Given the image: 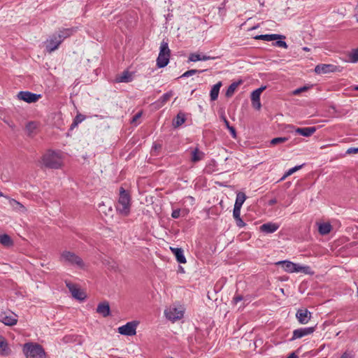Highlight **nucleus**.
Wrapping results in <instances>:
<instances>
[{
  "instance_id": "f257e3e1",
  "label": "nucleus",
  "mask_w": 358,
  "mask_h": 358,
  "mask_svg": "<svg viewBox=\"0 0 358 358\" xmlns=\"http://www.w3.org/2000/svg\"><path fill=\"white\" fill-rule=\"evenodd\" d=\"M63 155L61 151L48 150L41 159V165L48 169H59L64 165Z\"/></svg>"
},
{
  "instance_id": "f03ea898",
  "label": "nucleus",
  "mask_w": 358,
  "mask_h": 358,
  "mask_svg": "<svg viewBox=\"0 0 358 358\" xmlns=\"http://www.w3.org/2000/svg\"><path fill=\"white\" fill-rule=\"evenodd\" d=\"M116 209L123 216H127L130 213L131 196L122 187L120 188V196L116 205Z\"/></svg>"
},
{
  "instance_id": "7ed1b4c3",
  "label": "nucleus",
  "mask_w": 358,
  "mask_h": 358,
  "mask_svg": "<svg viewBox=\"0 0 358 358\" xmlns=\"http://www.w3.org/2000/svg\"><path fill=\"white\" fill-rule=\"evenodd\" d=\"M276 264L281 265L284 271L287 273L301 272L305 274H313V271L309 266H301L288 260L278 262Z\"/></svg>"
},
{
  "instance_id": "20e7f679",
  "label": "nucleus",
  "mask_w": 358,
  "mask_h": 358,
  "mask_svg": "<svg viewBox=\"0 0 358 358\" xmlns=\"http://www.w3.org/2000/svg\"><path fill=\"white\" fill-rule=\"evenodd\" d=\"M60 261L64 264L76 266L79 268H85V264L82 258L70 251H63L61 254Z\"/></svg>"
},
{
  "instance_id": "39448f33",
  "label": "nucleus",
  "mask_w": 358,
  "mask_h": 358,
  "mask_svg": "<svg viewBox=\"0 0 358 358\" xmlns=\"http://www.w3.org/2000/svg\"><path fill=\"white\" fill-rule=\"evenodd\" d=\"M23 352L27 358H45V353L43 348L38 344L26 343L23 347Z\"/></svg>"
},
{
  "instance_id": "423d86ee",
  "label": "nucleus",
  "mask_w": 358,
  "mask_h": 358,
  "mask_svg": "<svg viewBox=\"0 0 358 358\" xmlns=\"http://www.w3.org/2000/svg\"><path fill=\"white\" fill-rule=\"evenodd\" d=\"M171 51L168 45V43L163 41L161 43L160 51L157 59L158 67L163 68L166 66L169 62Z\"/></svg>"
},
{
  "instance_id": "0eeeda50",
  "label": "nucleus",
  "mask_w": 358,
  "mask_h": 358,
  "mask_svg": "<svg viewBox=\"0 0 358 358\" xmlns=\"http://www.w3.org/2000/svg\"><path fill=\"white\" fill-rule=\"evenodd\" d=\"M138 322L132 321L118 327V333L124 336H134L136 334V328Z\"/></svg>"
},
{
  "instance_id": "6e6552de",
  "label": "nucleus",
  "mask_w": 358,
  "mask_h": 358,
  "mask_svg": "<svg viewBox=\"0 0 358 358\" xmlns=\"http://www.w3.org/2000/svg\"><path fill=\"white\" fill-rule=\"evenodd\" d=\"M183 310L182 308L175 306L170 307L164 311L166 317L173 322L181 319L183 317Z\"/></svg>"
},
{
  "instance_id": "1a4fd4ad",
  "label": "nucleus",
  "mask_w": 358,
  "mask_h": 358,
  "mask_svg": "<svg viewBox=\"0 0 358 358\" xmlns=\"http://www.w3.org/2000/svg\"><path fill=\"white\" fill-rule=\"evenodd\" d=\"M61 43V37L57 34H54L46 41L45 48L48 52H52L57 50Z\"/></svg>"
},
{
  "instance_id": "9d476101",
  "label": "nucleus",
  "mask_w": 358,
  "mask_h": 358,
  "mask_svg": "<svg viewBox=\"0 0 358 358\" xmlns=\"http://www.w3.org/2000/svg\"><path fill=\"white\" fill-rule=\"evenodd\" d=\"M41 97V94H36L28 91H22L17 94V98L27 103H35Z\"/></svg>"
},
{
  "instance_id": "9b49d317",
  "label": "nucleus",
  "mask_w": 358,
  "mask_h": 358,
  "mask_svg": "<svg viewBox=\"0 0 358 358\" xmlns=\"http://www.w3.org/2000/svg\"><path fill=\"white\" fill-rule=\"evenodd\" d=\"M65 283L66 287L69 288L70 292L71 293L72 296L78 300H83L85 299L86 295L85 294L82 292L76 285L72 283L69 280H65Z\"/></svg>"
},
{
  "instance_id": "f8f14e48",
  "label": "nucleus",
  "mask_w": 358,
  "mask_h": 358,
  "mask_svg": "<svg viewBox=\"0 0 358 358\" xmlns=\"http://www.w3.org/2000/svg\"><path fill=\"white\" fill-rule=\"evenodd\" d=\"M265 89V86H262L261 87L253 91L251 94L252 105L257 110H259L262 107V104L260 102V96Z\"/></svg>"
},
{
  "instance_id": "ddd939ff",
  "label": "nucleus",
  "mask_w": 358,
  "mask_h": 358,
  "mask_svg": "<svg viewBox=\"0 0 358 358\" xmlns=\"http://www.w3.org/2000/svg\"><path fill=\"white\" fill-rule=\"evenodd\" d=\"M0 322L7 326H13L17 324V315L13 313H3L0 315Z\"/></svg>"
},
{
  "instance_id": "4468645a",
  "label": "nucleus",
  "mask_w": 358,
  "mask_h": 358,
  "mask_svg": "<svg viewBox=\"0 0 358 358\" xmlns=\"http://www.w3.org/2000/svg\"><path fill=\"white\" fill-rule=\"evenodd\" d=\"M296 317L300 324H307L311 317V313L306 308L299 309L296 313Z\"/></svg>"
},
{
  "instance_id": "2eb2a0df",
  "label": "nucleus",
  "mask_w": 358,
  "mask_h": 358,
  "mask_svg": "<svg viewBox=\"0 0 358 358\" xmlns=\"http://www.w3.org/2000/svg\"><path fill=\"white\" fill-rule=\"evenodd\" d=\"M315 331L314 327H306V328H300L295 329L293 331V335L291 338V341H294L298 338H301L303 336H308L313 333Z\"/></svg>"
},
{
  "instance_id": "dca6fc26",
  "label": "nucleus",
  "mask_w": 358,
  "mask_h": 358,
  "mask_svg": "<svg viewBox=\"0 0 358 358\" xmlns=\"http://www.w3.org/2000/svg\"><path fill=\"white\" fill-rule=\"evenodd\" d=\"M11 353V350L6 338L0 336V355L3 357L8 356Z\"/></svg>"
},
{
  "instance_id": "f3484780",
  "label": "nucleus",
  "mask_w": 358,
  "mask_h": 358,
  "mask_svg": "<svg viewBox=\"0 0 358 358\" xmlns=\"http://www.w3.org/2000/svg\"><path fill=\"white\" fill-rule=\"evenodd\" d=\"M280 225L277 223L268 222L260 226L261 231L266 234H271L277 231Z\"/></svg>"
},
{
  "instance_id": "a211bd4d",
  "label": "nucleus",
  "mask_w": 358,
  "mask_h": 358,
  "mask_svg": "<svg viewBox=\"0 0 358 358\" xmlns=\"http://www.w3.org/2000/svg\"><path fill=\"white\" fill-rule=\"evenodd\" d=\"M335 68V66L331 64H319L315 66V71L318 74L327 73L334 71Z\"/></svg>"
},
{
  "instance_id": "6ab92c4d",
  "label": "nucleus",
  "mask_w": 358,
  "mask_h": 358,
  "mask_svg": "<svg viewBox=\"0 0 358 358\" xmlns=\"http://www.w3.org/2000/svg\"><path fill=\"white\" fill-rule=\"evenodd\" d=\"M204 152L201 151L198 148H195L191 150V158L190 160L193 163H196L202 160L204 157Z\"/></svg>"
},
{
  "instance_id": "aec40b11",
  "label": "nucleus",
  "mask_w": 358,
  "mask_h": 358,
  "mask_svg": "<svg viewBox=\"0 0 358 358\" xmlns=\"http://www.w3.org/2000/svg\"><path fill=\"white\" fill-rule=\"evenodd\" d=\"M96 312L104 317L108 316L110 315L109 303L106 301L100 303L96 308Z\"/></svg>"
},
{
  "instance_id": "412c9836",
  "label": "nucleus",
  "mask_w": 358,
  "mask_h": 358,
  "mask_svg": "<svg viewBox=\"0 0 358 358\" xmlns=\"http://www.w3.org/2000/svg\"><path fill=\"white\" fill-rule=\"evenodd\" d=\"M316 131V128L315 127H302V128H296L295 129V132L299 135L308 137L312 136Z\"/></svg>"
},
{
  "instance_id": "4be33fe9",
  "label": "nucleus",
  "mask_w": 358,
  "mask_h": 358,
  "mask_svg": "<svg viewBox=\"0 0 358 358\" xmlns=\"http://www.w3.org/2000/svg\"><path fill=\"white\" fill-rule=\"evenodd\" d=\"M285 38V36L280 34H264V35H258L255 37L257 40H264L266 41H272L278 39H282Z\"/></svg>"
},
{
  "instance_id": "5701e85b",
  "label": "nucleus",
  "mask_w": 358,
  "mask_h": 358,
  "mask_svg": "<svg viewBox=\"0 0 358 358\" xmlns=\"http://www.w3.org/2000/svg\"><path fill=\"white\" fill-rule=\"evenodd\" d=\"M133 75L131 72L125 71L122 74L118 75L115 80L117 83H129L132 80Z\"/></svg>"
},
{
  "instance_id": "b1692460",
  "label": "nucleus",
  "mask_w": 358,
  "mask_h": 358,
  "mask_svg": "<svg viewBox=\"0 0 358 358\" xmlns=\"http://www.w3.org/2000/svg\"><path fill=\"white\" fill-rule=\"evenodd\" d=\"M8 202L13 210L21 213L27 212L26 208L21 203L16 201L15 199L8 198Z\"/></svg>"
},
{
  "instance_id": "393cba45",
  "label": "nucleus",
  "mask_w": 358,
  "mask_h": 358,
  "mask_svg": "<svg viewBox=\"0 0 358 358\" xmlns=\"http://www.w3.org/2000/svg\"><path fill=\"white\" fill-rule=\"evenodd\" d=\"M172 252L175 255L178 262L181 264L186 263V259L183 255V251L181 248H170Z\"/></svg>"
},
{
  "instance_id": "a878e982",
  "label": "nucleus",
  "mask_w": 358,
  "mask_h": 358,
  "mask_svg": "<svg viewBox=\"0 0 358 358\" xmlns=\"http://www.w3.org/2000/svg\"><path fill=\"white\" fill-rule=\"evenodd\" d=\"M221 86H222L221 82H218L217 84L213 85V87H212V89L210 90V94L211 100L215 101L217 99Z\"/></svg>"
},
{
  "instance_id": "bb28decb",
  "label": "nucleus",
  "mask_w": 358,
  "mask_h": 358,
  "mask_svg": "<svg viewBox=\"0 0 358 358\" xmlns=\"http://www.w3.org/2000/svg\"><path fill=\"white\" fill-rule=\"evenodd\" d=\"M73 31L74 30L73 29H63L59 30V31L57 34L61 37V42H62L66 38L71 36Z\"/></svg>"
},
{
  "instance_id": "cd10ccee",
  "label": "nucleus",
  "mask_w": 358,
  "mask_h": 358,
  "mask_svg": "<svg viewBox=\"0 0 358 358\" xmlns=\"http://www.w3.org/2000/svg\"><path fill=\"white\" fill-rule=\"evenodd\" d=\"M185 115L184 113H179L176 119L173 122V125L174 127H178L180 125H182L185 122Z\"/></svg>"
},
{
  "instance_id": "c85d7f7f",
  "label": "nucleus",
  "mask_w": 358,
  "mask_h": 358,
  "mask_svg": "<svg viewBox=\"0 0 358 358\" xmlns=\"http://www.w3.org/2000/svg\"><path fill=\"white\" fill-rule=\"evenodd\" d=\"M245 199H246L245 194L243 192H238L236 195V202L234 204V207H236V208L238 207V208H241L242 205L245 202Z\"/></svg>"
},
{
  "instance_id": "c756f323",
  "label": "nucleus",
  "mask_w": 358,
  "mask_h": 358,
  "mask_svg": "<svg viewBox=\"0 0 358 358\" xmlns=\"http://www.w3.org/2000/svg\"><path fill=\"white\" fill-rule=\"evenodd\" d=\"M331 230V225L329 223H322L319 226L318 231L320 234H328Z\"/></svg>"
},
{
  "instance_id": "7c9ffc66",
  "label": "nucleus",
  "mask_w": 358,
  "mask_h": 358,
  "mask_svg": "<svg viewBox=\"0 0 358 358\" xmlns=\"http://www.w3.org/2000/svg\"><path fill=\"white\" fill-rule=\"evenodd\" d=\"M0 243L4 246L8 247L13 245V241L7 234L0 235Z\"/></svg>"
},
{
  "instance_id": "2f4dec72",
  "label": "nucleus",
  "mask_w": 358,
  "mask_h": 358,
  "mask_svg": "<svg viewBox=\"0 0 358 358\" xmlns=\"http://www.w3.org/2000/svg\"><path fill=\"white\" fill-rule=\"evenodd\" d=\"M173 96L172 92H169L164 94H163L159 99V102H160V105L163 106Z\"/></svg>"
},
{
  "instance_id": "473e14b6",
  "label": "nucleus",
  "mask_w": 358,
  "mask_h": 358,
  "mask_svg": "<svg viewBox=\"0 0 358 358\" xmlns=\"http://www.w3.org/2000/svg\"><path fill=\"white\" fill-rule=\"evenodd\" d=\"M303 164L302 165H299V166H296L292 169H289L284 175V176L281 178V180H284L287 177L292 175L294 173H295L296 171H299V169H301L302 167H303Z\"/></svg>"
},
{
  "instance_id": "72a5a7b5",
  "label": "nucleus",
  "mask_w": 358,
  "mask_h": 358,
  "mask_svg": "<svg viewBox=\"0 0 358 358\" xmlns=\"http://www.w3.org/2000/svg\"><path fill=\"white\" fill-rule=\"evenodd\" d=\"M287 140L288 138L286 137L274 138L271 141V145L274 146L278 144L285 143Z\"/></svg>"
},
{
  "instance_id": "f704fd0d",
  "label": "nucleus",
  "mask_w": 358,
  "mask_h": 358,
  "mask_svg": "<svg viewBox=\"0 0 358 358\" xmlns=\"http://www.w3.org/2000/svg\"><path fill=\"white\" fill-rule=\"evenodd\" d=\"M350 59L352 62L356 63L358 62V48L353 49L350 53Z\"/></svg>"
},
{
  "instance_id": "c9c22d12",
  "label": "nucleus",
  "mask_w": 358,
  "mask_h": 358,
  "mask_svg": "<svg viewBox=\"0 0 358 358\" xmlns=\"http://www.w3.org/2000/svg\"><path fill=\"white\" fill-rule=\"evenodd\" d=\"M238 83H234L229 85L226 92L227 96H231L238 87Z\"/></svg>"
},
{
  "instance_id": "e433bc0d",
  "label": "nucleus",
  "mask_w": 358,
  "mask_h": 358,
  "mask_svg": "<svg viewBox=\"0 0 358 358\" xmlns=\"http://www.w3.org/2000/svg\"><path fill=\"white\" fill-rule=\"evenodd\" d=\"M85 115H82V114H78L74 120H73V122L71 124V127H76L78 126V124L80 122H82L84 120H85Z\"/></svg>"
},
{
  "instance_id": "4c0bfd02",
  "label": "nucleus",
  "mask_w": 358,
  "mask_h": 358,
  "mask_svg": "<svg viewBox=\"0 0 358 358\" xmlns=\"http://www.w3.org/2000/svg\"><path fill=\"white\" fill-rule=\"evenodd\" d=\"M202 60L201 55L198 53H191L189 56V61L196 62Z\"/></svg>"
},
{
  "instance_id": "58836bf2",
  "label": "nucleus",
  "mask_w": 358,
  "mask_h": 358,
  "mask_svg": "<svg viewBox=\"0 0 358 358\" xmlns=\"http://www.w3.org/2000/svg\"><path fill=\"white\" fill-rule=\"evenodd\" d=\"M204 71V70H202V71H199V70H196V69H192V70H189V71H187L186 72H185L181 77H189V76H193L197 73H201Z\"/></svg>"
},
{
  "instance_id": "ea45409f",
  "label": "nucleus",
  "mask_w": 358,
  "mask_h": 358,
  "mask_svg": "<svg viewBox=\"0 0 358 358\" xmlns=\"http://www.w3.org/2000/svg\"><path fill=\"white\" fill-rule=\"evenodd\" d=\"M233 216L235 220L241 218V208H238V207L234 208Z\"/></svg>"
},
{
  "instance_id": "a19ab883",
  "label": "nucleus",
  "mask_w": 358,
  "mask_h": 358,
  "mask_svg": "<svg viewBox=\"0 0 358 358\" xmlns=\"http://www.w3.org/2000/svg\"><path fill=\"white\" fill-rule=\"evenodd\" d=\"M141 115H142V112L140 111V112H138L133 117H132V120H131V123L132 124H137V121L141 117Z\"/></svg>"
},
{
  "instance_id": "79ce46f5",
  "label": "nucleus",
  "mask_w": 358,
  "mask_h": 358,
  "mask_svg": "<svg viewBox=\"0 0 358 358\" xmlns=\"http://www.w3.org/2000/svg\"><path fill=\"white\" fill-rule=\"evenodd\" d=\"M181 215V210L180 209H175L173 210L171 213V217L174 219L178 218Z\"/></svg>"
},
{
  "instance_id": "37998d69",
  "label": "nucleus",
  "mask_w": 358,
  "mask_h": 358,
  "mask_svg": "<svg viewBox=\"0 0 358 358\" xmlns=\"http://www.w3.org/2000/svg\"><path fill=\"white\" fill-rule=\"evenodd\" d=\"M275 46L277 47H280V48H287V43L283 41H281V40H279V41H277L275 44H274Z\"/></svg>"
},
{
  "instance_id": "c03bdc74",
  "label": "nucleus",
  "mask_w": 358,
  "mask_h": 358,
  "mask_svg": "<svg viewBox=\"0 0 358 358\" xmlns=\"http://www.w3.org/2000/svg\"><path fill=\"white\" fill-rule=\"evenodd\" d=\"M308 87H300V88H298V89H296L294 92H293V94L294 95H298L300 93H301L302 92H304L306 90H307Z\"/></svg>"
},
{
  "instance_id": "a18cd8bd",
  "label": "nucleus",
  "mask_w": 358,
  "mask_h": 358,
  "mask_svg": "<svg viewBox=\"0 0 358 358\" xmlns=\"http://www.w3.org/2000/svg\"><path fill=\"white\" fill-rule=\"evenodd\" d=\"M347 154H357L358 153V148H348L346 151Z\"/></svg>"
},
{
  "instance_id": "49530a36",
  "label": "nucleus",
  "mask_w": 358,
  "mask_h": 358,
  "mask_svg": "<svg viewBox=\"0 0 358 358\" xmlns=\"http://www.w3.org/2000/svg\"><path fill=\"white\" fill-rule=\"evenodd\" d=\"M243 300V296L241 295H236L234 296L233 299V301L235 304H237L238 302L241 301Z\"/></svg>"
},
{
  "instance_id": "de8ad7c7",
  "label": "nucleus",
  "mask_w": 358,
  "mask_h": 358,
  "mask_svg": "<svg viewBox=\"0 0 358 358\" xmlns=\"http://www.w3.org/2000/svg\"><path fill=\"white\" fill-rule=\"evenodd\" d=\"M236 225L238 227H243L245 225V222L243 221V220L241 218L236 219Z\"/></svg>"
},
{
  "instance_id": "09e8293b",
  "label": "nucleus",
  "mask_w": 358,
  "mask_h": 358,
  "mask_svg": "<svg viewBox=\"0 0 358 358\" xmlns=\"http://www.w3.org/2000/svg\"><path fill=\"white\" fill-rule=\"evenodd\" d=\"M231 136L233 138H236V129L234 127H231L229 129Z\"/></svg>"
},
{
  "instance_id": "8fccbe9b",
  "label": "nucleus",
  "mask_w": 358,
  "mask_h": 358,
  "mask_svg": "<svg viewBox=\"0 0 358 358\" xmlns=\"http://www.w3.org/2000/svg\"><path fill=\"white\" fill-rule=\"evenodd\" d=\"M341 358H353V356L351 354L348 353V352H344L341 355Z\"/></svg>"
},
{
  "instance_id": "3c124183",
  "label": "nucleus",
  "mask_w": 358,
  "mask_h": 358,
  "mask_svg": "<svg viewBox=\"0 0 358 358\" xmlns=\"http://www.w3.org/2000/svg\"><path fill=\"white\" fill-rule=\"evenodd\" d=\"M201 59H202V61H206V60L213 59L214 57H210V56L201 55Z\"/></svg>"
},
{
  "instance_id": "603ef678",
  "label": "nucleus",
  "mask_w": 358,
  "mask_h": 358,
  "mask_svg": "<svg viewBox=\"0 0 358 358\" xmlns=\"http://www.w3.org/2000/svg\"><path fill=\"white\" fill-rule=\"evenodd\" d=\"M224 124L226 125L227 128L229 129L231 127V126H230L229 121L225 117H224Z\"/></svg>"
},
{
  "instance_id": "864d4df0",
  "label": "nucleus",
  "mask_w": 358,
  "mask_h": 358,
  "mask_svg": "<svg viewBox=\"0 0 358 358\" xmlns=\"http://www.w3.org/2000/svg\"><path fill=\"white\" fill-rule=\"evenodd\" d=\"M287 358H299V357L294 352H292Z\"/></svg>"
},
{
  "instance_id": "5fc2aeb1",
  "label": "nucleus",
  "mask_w": 358,
  "mask_h": 358,
  "mask_svg": "<svg viewBox=\"0 0 358 358\" xmlns=\"http://www.w3.org/2000/svg\"><path fill=\"white\" fill-rule=\"evenodd\" d=\"M181 214L182 216H185L187 214V210L185 209L181 210Z\"/></svg>"
},
{
  "instance_id": "6e6d98bb",
  "label": "nucleus",
  "mask_w": 358,
  "mask_h": 358,
  "mask_svg": "<svg viewBox=\"0 0 358 358\" xmlns=\"http://www.w3.org/2000/svg\"><path fill=\"white\" fill-rule=\"evenodd\" d=\"M352 87L355 90H358V85H353Z\"/></svg>"
},
{
  "instance_id": "4d7b16f0",
  "label": "nucleus",
  "mask_w": 358,
  "mask_h": 358,
  "mask_svg": "<svg viewBox=\"0 0 358 358\" xmlns=\"http://www.w3.org/2000/svg\"><path fill=\"white\" fill-rule=\"evenodd\" d=\"M269 203H270V204H274V203H276V201L275 199L274 200H271Z\"/></svg>"
},
{
  "instance_id": "13d9d810",
  "label": "nucleus",
  "mask_w": 358,
  "mask_h": 358,
  "mask_svg": "<svg viewBox=\"0 0 358 358\" xmlns=\"http://www.w3.org/2000/svg\"><path fill=\"white\" fill-rule=\"evenodd\" d=\"M0 196H3V194L1 192H0Z\"/></svg>"
},
{
  "instance_id": "bf43d9fd",
  "label": "nucleus",
  "mask_w": 358,
  "mask_h": 358,
  "mask_svg": "<svg viewBox=\"0 0 358 358\" xmlns=\"http://www.w3.org/2000/svg\"><path fill=\"white\" fill-rule=\"evenodd\" d=\"M34 124L33 123H29L28 127H31V125H33Z\"/></svg>"
},
{
  "instance_id": "052dcab7",
  "label": "nucleus",
  "mask_w": 358,
  "mask_h": 358,
  "mask_svg": "<svg viewBox=\"0 0 358 358\" xmlns=\"http://www.w3.org/2000/svg\"><path fill=\"white\" fill-rule=\"evenodd\" d=\"M357 295H358V289H357Z\"/></svg>"
}]
</instances>
